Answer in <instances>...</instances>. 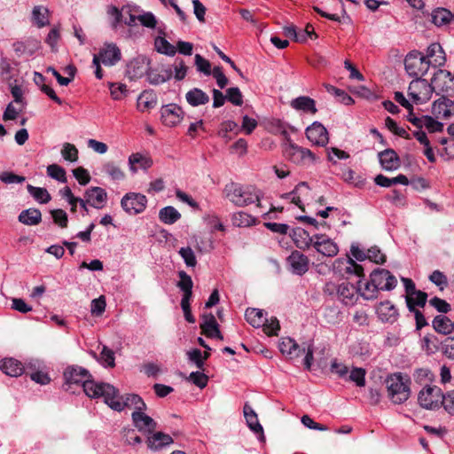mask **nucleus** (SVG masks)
<instances>
[{"label":"nucleus","instance_id":"e433bc0d","mask_svg":"<svg viewBox=\"0 0 454 454\" xmlns=\"http://www.w3.org/2000/svg\"><path fill=\"white\" fill-rule=\"evenodd\" d=\"M432 22L437 26L449 24L454 18L450 11L445 8H437L432 12Z\"/></svg>","mask_w":454,"mask_h":454},{"label":"nucleus","instance_id":"680f3d73","mask_svg":"<svg viewBox=\"0 0 454 454\" xmlns=\"http://www.w3.org/2000/svg\"><path fill=\"white\" fill-rule=\"evenodd\" d=\"M263 326V332L268 336H277L278 334V331L280 330L279 321L277 317H271L270 322L266 320V322L262 325Z\"/></svg>","mask_w":454,"mask_h":454},{"label":"nucleus","instance_id":"0e129e2a","mask_svg":"<svg viewBox=\"0 0 454 454\" xmlns=\"http://www.w3.org/2000/svg\"><path fill=\"white\" fill-rule=\"evenodd\" d=\"M441 351L446 357L454 360V337H447L441 342Z\"/></svg>","mask_w":454,"mask_h":454},{"label":"nucleus","instance_id":"4d7b16f0","mask_svg":"<svg viewBox=\"0 0 454 454\" xmlns=\"http://www.w3.org/2000/svg\"><path fill=\"white\" fill-rule=\"evenodd\" d=\"M178 277L180 280L176 284L177 287H179L183 292L192 291L193 282L191 276H189L185 271L180 270L178 272Z\"/></svg>","mask_w":454,"mask_h":454},{"label":"nucleus","instance_id":"b1692460","mask_svg":"<svg viewBox=\"0 0 454 454\" xmlns=\"http://www.w3.org/2000/svg\"><path fill=\"white\" fill-rule=\"evenodd\" d=\"M279 350L283 355L287 356L290 359L298 357L301 354L305 353V348H301L299 344L291 338H283L279 343Z\"/></svg>","mask_w":454,"mask_h":454},{"label":"nucleus","instance_id":"e2e57ef3","mask_svg":"<svg viewBox=\"0 0 454 454\" xmlns=\"http://www.w3.org/2000/svg\"><path fill=\"white\" fill-rule=\"evenodd\" d=\"M187 380L201 389L204 388L208 382V377L201 372H191Z\"/></svg>","mask_w":454,"mask_h":454},{"label":"nucleus","instance_id":"a19ab883","mask_svg":"<svg viewBox=\"0 0 454 454\" xmlns=\"http://www.w3.org/2000/svg\"><path fill=\"white\" fill-rule=\"evenodd\" d=\"M365 300H375L378 298L379 291L375 286H372V281L370 278L369 281L361 286V280L357 282V293Z\"/></svg>","mask_w":454,"mask_h":454},{"label":"nucleus","instance_id":"7ed1b4c3","mask_svg":"<svg viewBox=\"0 0 454 454\" xmlns=\"http://www.w3.org/2000/svg\"><path fill=\"white\" fill-rule=\"evenodd\" d=\"M223 192L226 198L237 207H246L255 201L258 202L257 207L261 206L259 196L239 184L231 182L225 185Z\"/></svg>","mask_w":454,"mask_h":454},{"label":"nucleus","instance_id":"37998d69","mask_svg":"<svg viewBox=\"0 0 454 454\" xmlns=\"http://www.w3.org/2000/svg\"><path fill=\"white\" fill-rule=\"evenodd\" d=\"M245 317L247 321L254 327H260L264 321L263 310L254 308H248L246 310Z\"/></svg>","mask_w":454,"mask_h":454},{"label":"nucleus","instance_id":"338daca9","mask_svg":"<svg viewBox=\"0 0 454 454\" xmlns=\"http://www.w3.org/2000/svg\"><path fill=\"white\" fill-rule=\"evenodd\" d=\"M438 108L439 113H442L444 117H449L451 115L452 111H454V101L442 97V98L438 100Z\"/></svg>","mask_w":454,"mask_h":454},{"label":"nucleus","instance_id":"c756f323","mask_svg":"<svg viewBox=\"0 0 454 454\" xmlns=\"http://www.w3.org/2000/svg\"><path fill=\"white\" fill-rule=\"evenodd\" d=\"M185 99L192 106H199L209 102L208 95L199 88L190 90L185 94Z\"/></svg>","mask_w":454,"mask_h":454},{"label":"nucleus","instance_id":"bf43d9fd","mask_svg":"<svg viewBox=\"0 0 454 454\" xmlns=\"http://www.w3.org/2000/svg\"><path fill=\"white\" fill-rule=\"evenodd\" d=\"M366 372L363 368H353L348 376V380L356 383L357 387H364L365 385Z\"/></svg>","mask_w":454,"mask_h":454},{"label":"nucleus","instance_id":"bb28decb","mask_svg":"<svg viewBox=\"0 0 454 454\" xmlns=\"http://www.w3.org/2000/svg\"><path fill=\"white\" fill-rule=\"evenodd\" d=\"M173 442V439L169 434L162 432L153 433V435L148 436L146 443L149 449L158 450L164 446L169 445Z\"/></svg>","mask_w":454,"mask_h":454},{"label":"nucleus","instance_id":"473e14b6","mask_svg":"<svg viewBox=\"0 0 454 454\" xmlns=\"http://www.w3.org/2000/svg\"><path fill=\"white\" fill-rule=\"evenodd\" d=\"M291 106L296 110L309 112L313 114L317 111L315 100L305 96H301L292 100Z\"/></svg>","mask_w":454,"mask_h":454},{"label":"nucleus","instance_id":"13d9d810","mask_svg":"<svg viewBox=\"0 0 454 454\" xmlns=\"http://www.w3.org/2000/svg\"><path fill=\"white\" fill-rule=\"evenodd\" d=\"M368 260L377 264H383L386 262L387 256L381 253L380 249L374 246L367 250Z\"/></svg>","mask_w":454,"mask_h":454},{"label":"nucleus","instance_id":"2eb2a0df","mask_svg":"<svg viewBox=\"0 0 454 454\" xmlns=\"http://www.w3.org/2000/svg\"><path fill=\"white\" fill-rule=\"evenodd\" d=\"M162 123L168 127L178 124L183 119V110L176 104L163 106L160 110Z\"/></svg>","mask_w":454,"mask_h":454},{"label":"nucleus","instance_id":"6ab92c4d","mask_svg":"<svg viewBox=\"0 0 454 454\" xmlns=\"http://www.w3.org/2000/svg\"><path fill=\"white\" fill-rule=\"evenodd\" d=\"M149 59L145 56H138L128 65V73L131 79L141 78L149 73Z\"/></svg>","mask_w":454,"mask_h":454},{"label":"nucleus","instance_id":"1a4fd4ad","mask_svg":"<svg viewBox=\"0 0 454 454\" xmlns=\"http://www.w3.org/2000/svg\"><path fill=\"white\" fill-rule=\"evenodd\" d=\"M408 93L416 104H424L431 98L433 92L430 83L426 79L418 78L411 82Z\"/></svg>","mask_w":454,"mask_h":454},{"label":"nucleus","instance_id":"412c9836","mask_svg":"<svg viewBox=\"0 0 454 454\" xmlns=\"http://www.w3.org/2000/svg\"><path fill=\"white\" fill-rule=\"evenodd\" d=\"M244 416L248 427L257 434H260V440L264 441L263 428L258 420V417L254 410L247 403L243 407Z\"/></svg>","mask_w":454,"mask_h":454},{"label":"nucleus","instance_id":"393cba45","mask_svg":"<svg viewBox=\"0 0 454 454\" xmlns=\"http://www.w3.org/2000/svg\"><path fill=\"white\" fill-rule=\"evenodd\" d=\"M0 370L8 376L18 377L25 372L26 368L14 358H4L0 361Z\"/></svg>","mask_w":454,"mask_h":454},{"label":"nucleus","instance_id":"a211bd4d","mask_svg":"<svg viewBox=\"0 0 454 454\" xmlns=\"http://www.w3.org/2000/svg\"><path fill=\"white\" fill-rule=\"evenodd\" d=\"M131 417L134 426L138 431L153 434L156 429L157 423L150 416L144 413V411H133Z\"/></svg>","mask_w":454,"mask_h":454},{"label":"nucleus","instance_id":"864d4df0","mask_svg":"<svg viewBox=\"0 0 454 454\" xmlns=\"http://www.w3.org/2000/svg\"><path fill=\"white\" fill-rule=\"evenodd\" d=\"M226 98L234 106H240L243 105V95L238 87H231L226 90Z\"/></svg>","mask_w":454,"mask_h":454},{"label":"nucleus","instance_id":"72a5a7b5","mask_svg":"<svg viewBox=\"0 0 454 454\" xmlns=\"http://www.w3.org/2000/svg\"><path fill=\"white\" fill-rule=\"evenodd\" d=\"M157 105L156 95L153 91H144L137 98V108L141 112L155 107Z\"/></svg>","mask_w":454,"mask_h":454},{"label":"nucleus","instance_id":"5fc2aeb1","mask_svg":"<svg viewBox=\"0 0 454 454\" xmlns=\"http://www.w3.org/2000/svg\"><path fill=\"white\" fill-rule=\"evenodd\" d=\"M61 155L66 160L74 162L78 160V150L74 145L65 143L61 150Z\"/></svg>","mask_w":454,"mask_h":454},{"label":"nucleus","instance_id":"f257e3e1","mask_svg":"<svg viewBox=\"0 0 454 454\" xmlns=\"http://www.w3.org/2000/svg\"><path fill=\"white\" fill-rule=\"evenodd\" d=\"M87 390L91 391V395H101L105 403L114 411H121L124 408L134 407L135 411H145L146 404L144 400L136 394L119 395V390L113 385L96 386L93 383L87 384Z\"/></svg>","mask_w":454,"mask_h":454},{"label":"nucleus","instance_id":"a18cd8bd","mask_svg":"<svg viewBox=\"0 0 454 454\" xmlns=\"http://www.w3.org/2000/svg\"><path fill=\"white\" fill-rule=\"evenodd\" d=\"M304 188L306 190H309V185L306 182H301L299 183L295 187L294 189L290 192H287V193H285L284 195H282L283 198H286V199H288L290 198L292 195H294V197L292 198V203L295 204L296 206H298V207L300 209H301L302 211H305V207H304V205L301 203V197L300 195H297L298 193H300L301 190Z\"/></svg>","mask_w":454,"mask_h":454},{"label":"nucleus","instance_id":"0eeeda50","mask_svg":"<svg viewBox=\"0 0 454 454\" xmlns=\"http://www.w3.org/2000/svg\"><path fill=\"white\" fill-rule=\"evenodd\" d=\"M430 85L432 92L451 96L454 94V75L448 70L438 69L434 74Z\"/></svg>","mask_w":454,"mask_h":454},{"label":"nucleus","instance_id":"603ef678","mask_svg":"<svg viewBox=\"0 0 454 454\" xmlns=\"http://www.w3.org/2000/svg\"><path fill=\"white\" fill-rule=\"evenodd\" d=\"M47 174L60 183H67V175L64 168L58 164H51L47 167Z\"/></svg>","mask_w":454,"mask_h":454},{"label":"nucleus","instance_id":"4c0bfd02","mask_svg":"<svg viewBox=\"0 0 454 454\" xmlns=\"http://www.w3.org/2000/svg\"><path fill=\"white\" fill-rule=\"evenodd\" d=\"M186 355L188 359L194 363L198 369L204 371L205 361L210 357L211 354L208 351H204L202 354L200 349L193 348L189 350Z\"/></svg>","mask_w":454,"mask_h":454},{"label":"nucleus","instance_id":"3c124183","mask_svg":"<svg viewBox=\"0 0 454 454\" xmlns=\"http://www.w3.org/2000/svg\"><path fill=\"white\" fill-rule=\"evenodd\" d=\"M324 86L327 92L334 94L335 97H337L340 102H341L342 104L349 106L354 103L353 98L344 90L338 89L331 84H325Z\"/></svg>","mask_w":454,"mask_h":454},{"label":"nucleus","instance_id":"79ce46f5","mask_svg":"<svg viewBox=\"0 0 454 454\" xmlns=\"http://www.w3.org/2000/svg\"><path fill=\"white\" fill-rule=\"evenodd\" d=\"M27 190L29 194L39 203L46 204L51 200V194L45 188L35 187L32 184H27Z\"/></svg>","mask_w":454,"mask_h":454},{"label":"nucleus","instance_id":"09e8293b","mask_svg":"<svg viewBox=\"0 0 454 454\" xmlns=\"http://www.w3.org/2000/svg\"><path fill=\"white\" fill-rule=\"evenodd\" d=\"M103 170L106 174L110 176L113 180H123L125 178V174L121 169V167L113 161L106 163L103 167Z\"/></svg>","mask_w":454,"mask_h":454},{"label":"nucleus","instance_id":"2f4dec72","mask_svg":"<svg viewBox=\"0 0 454 454\" xmlns=\"http://www.w3.org/2000/svg\"><path fill=\"white\" fill-rule=\"evenodd\" d=\"M18 219L26 225H37L42 221V213L37 208H28L21 211Z\"/></svg>","mask_w":454,"mask_h":454},{"label":"nucleus","instance_id":"8fccbe9b","mask_svg":"<svg viewBox=\"0 0 454 454\" xmlns=\"http://www.w3.org/2000/svg\"><path fill=\"white\" fill-rule=\"evenodd\" d=\"M232 223L238 227H247L255 223V219L247 213L238 212L232 216Z\"/></svg>","mask_w":454,"mask_h":454},{"label":"nucleus","instance_id":"ea45409f","mask_svg":"<svg viewBox=\"0 0 454 454\" xmlns=\"http://www.w3.org/2000/svg\"><path fill=\"white\" fill-rule=\"evenodd\" d=\"M201 333L207 337H211L212 333L219 329V325L213 314L209 313L203 316V322L200 324Z\"/></svg>","mask_w":454,"mask_h":454},{"label":"nucleus","instance_id":"f8f14e48","mask_svg":"<svg viewBox=\"0 0 454 454\" xmlns=\"http://www.w3.org/2000/svg\"><path fill=\"white\" fill-rule=\"evenodd\" d=\"M286 263L293 274L302 276L309 267V260L307 255L298 250H294L286 258Z\"/></svg>","mask_w":454,"mask_h":454},{"label":"nucleus","instance_id":"f3484780","mask_svg":"<svg viewBox=\"0 0 454 454\" xmlns=\"http://www.w3.org/2000/svg\"><path fill=\"white\" fill-rule=\"evenodd\" d=\"M84 198L89 206L100 209L104 207L106 202L107 193L103 188L95 186L85 191Z\"/></svg>","mask_w":454,"mask_h":454},{"label":"nucleus","instance_id":"c03bdc74","mask_svg":"<svg viewBox=\"0 0 454 454\" xmlns=\"http://www.w3.org/2000/svg\"><path fill=\"white\" fill-rule=\"evenodd\" d=\"M172 75L173 74L171 69H166L161 74L156 73L154 71H149L147 74V79L151 84L159 85L170 80Z\"/></svg>","mask_w":454,"mask_h":454},{"label":"nucleus","instance_id":"49530a36","mask_svg":"<svg viewBox=\"0 0 454 454\" xmlns=\"http://www.w3.org/2000/svg\"><path fill=\"white\" fill-rule=\"evenodd\" d=\"M155 46L161 54L173 57L176 53V48L164 37H158L155 40Z\"/></svg>","mask_w":454,"mask_h":454},{"label":"nucleus","instance_id":"7c9ffc66","mask_svg":"<svg viewBox=\"0 0 454 454\" xmlns=\"http://www.w3.org/2000/svg\"><path fill=\"white\" fill-rule=\"evenodd\" d=\"M427 294L424 291H418L411 296H405V302L409 311L419 310V308H425L427 301Z\"/></svg>","mask_w":454,"mask_h":454},{"label":"nucleus","instance_id":"f704fd0d","mask_svg":"<svg viewBox=\"0 0 454 454\" xmlns=\"http://www.w3.org/2000/svg\"><path fill=\"white\" fill-rule=\"evenodd\" d=\"M137 164L139 165L140 168L147 169L152 167L153 160L152 159L145 157L139 153H132L129 157V169L133 173H136L137 171V168L136 167Z\"/></svg>","mask_w":454,"mask_h":454},{"label":"nucleus","instance_id":"cd10ccee","mask_svg":"<svg viewBox=\"0 0 454 454\" xmlns=\"http://www.w3.org/2000/svg\"><path fill=\"white\" fill-rule=\"evenodd\" d=\"M357 293V286L348 283L343 282L340 284L337 287V296L345 304H353L354 298L356 294Z\"/></svg>","mask_w":454,"mask_h":454},{"label":"nucleus","instance_id":"423d86ee","mask_svg":"<svg viewBox=\"0 0 454 454\" xmlns=\"http://www.w3.org/2000/svg\"><path fill=\"white\" fill-rule=\"evenodd\" d=\"M404 67L410 76L422 78L429 69L430 61L421 52L413 51L406 55Z\"/></svg>","mask_w":454,"mask_h":454},{"label":"nucleus","instance_id":"20e7f679","mask_svg":"<svg viewBox=\"0 0 454 454\" xmlns=\"http://www.w3.org/2000/svg\"><path fill=\"white\" fill-rule=\"evenodd\" d=\"M409 380H404L401 373H395L388 376L386 380L387 396L392 403L399 404L408 400L410 396Z\"/></svg>","mask_w":454,"mask_h":454},{"label":"nucleus","instance_id":"f03ea898","mask_svg":"<svg viewBox=\"0 0 454 454\" xmlns=\"http://www.w3.org/2000/svg\"><path fill=\"white\" fill-rule=\"evenodd\" d=\"M63 376L65 380L63 389L65 391L74 392L72 390V385L80 386L82 387V390L86 395L90 398H99L101 395H91V391L87 390L88 383H93L96 386H104L106 384L103 382H96L87 369L78 365L67 366L64 372Z\"/></svg>","mask_w":454,"mask_h":454},{"label":"nucleus","instance_id":"c9c22d12","mask_svg":"<svg viewBox=\"0 0 454 454\" xmlns=\"http://www.w3.org/2000/svg\"><path fill=\"white\" fill-rule=\"evenodd\" d=\"M180 218L181 214L172 206H167L159 211V219L165 224H173Z\"/></svg>","mask_w":454,"mask_h":454},{"label":"nucleus","instance_id":"4468645a","mask_svg":"<svg viewBox=\"0 0 454 454\" xmlns=\"http://www.w3.org/2000/svg\"><path fill=\"white\" fill-rule=\"evenodd\" d=\"M307 138L314 145L325 146L328 143V132L318 121L313 122L305 131Z\"/></svg>","mask_w":454,"mask_h":454},{"label":"nucleus","instance_id":"6e6552de","mask_svg":"<svg viewBox=\"0 0 454 454\" xmlns=\"http://www.w3.org/2000/svg\"><path fill=\"white\" fill-rule=\"evenodd\" d=\"M146 205V196L138 192H128L121 200L122 209L129 215H133L144 212Z\"/></svg>","mask_w":454,"mask_h":454},{"label":"nucleus","instance_id":"5701e85b","mask_svg":"<svg viewBox=\"0 0 454 454\" xmlns=\"http://www.w3.org/2000/svg\"><path fill=\"white\" fill-rule=\"evenodd\" d=\"M425 57L430 61V65H433L434 67H442L446 62L445 52L438 43H431L428 46L427 55Z\"/></svg>","mask_w":454,"mask_h":454},{"label":"nucleus","instance_id":"de8ad7c7","mask_svg":"<svg viewBox=\"0 0 454 454\" xmlns=\"http://www.w3.org/2000/svg\"><path fill=\"white\" fill-rule=\"evenodd\" d=\"M422 342V348L428 355L434 354L441 349V342H439L435 336L426 335L424 336Z\"/></svg>","mask_w":454,"mask_h":454},{"label":"nucleus","instance_id":"aec40b11","mask_svg":"<svg viewBox=\"0 0 454 454\" xmlns=\"http://www.w3.org/2000/svg\"><path fill=\"white\" fill-rule=\"evenodd\" d=\"M381 167L387 171L397 169L401 165V160L394 149H385L378 153Z\"/></svg>","mask_w":454,"mask_h":454},{"label":"nucleus","instance_id":"ddd939ff","mask_svg":"<svg viewBox=\"0 0 454 454\" xmlns=\"http://www.w3.org/2000/svg\"><path fill=\"white\" fill-rule=\"evenodd\" d=\"M312 246L318 253L325 256L333 257L339 253L337 244L324 234H316Z\"/></svg>","mask_w":454,"mask_h":454},{"label":"nucleus","instance_id":"69168bd1","mask_svg":"<svg viewBox=\"0 0 454 454\" xmlns=\"http://www.w3.org/2000/svg\"><path fill=\"white\" fill-rule=\"evenodd\" d=\"M429 280L437 286L440 290H443L448 286L447 277L438 270H435L431 273Z\"/></svg>","mask_w":454,"mask_h":454},{"label":"nucleus","instance_id":"9d476101","mask_svg":"<svg viewBox=\"0 0 454 454\" xmlns=\"http://www.w3.org/2000/svg\"><path fill=\"white\" fill-rule=\"evenodd\" d=\"M370 278L372 281V286H375L379 292L391 291L397 285L396 278L386 269H375L370 274Z\"/></svg>","mask_w":454,"mask_h":454},{"label":"nucleus","instance_id":"4be33fe9","mask_svg":"<svg viewBox=\"0 0 454 454\" xmlns=\"http://www.w3.org/2000/svg\"><path fill=\"white\" fill-rule=\"evenodd\" d=\"M290 236L295 246L301 250L309 249L315 240V235L310 237L309 233L301 227L293 229Z\"/></svg>","mask_w":454,"mask_h":454},{"label":"nucleus","instance_id":"6e6d98bb","mask_svg":"<svg viewBox=\"0 0 454 454\" xmlns=\"http://www.w3.org/2000/svg\"><path fill=\"white\" fill-rule=\"evenodd\" d=\"M194 64L199 72L204 74L205 75H210L213 69H211V63L203 58L200 54H196L194 57Z\"/></svg>","mask_w":454,"mask_h":454},{"label":"nucleus","instance_id":"774afa93","mask_svg":"<svg viewBox=\"0 0 454 454\" xmlns=\"http://www.w3.org/2000/svg\"><path fill=\"white\" fill-rule=\"evenodd\" d=\"M442 405L450 415H454V390L448 391L442 395Z\"/></svg>","mask_w":454,"mask_h":454},{"label":"nucleus","instance_id":"9b49d317","mask_svg":"<svg viewBox=\"0 0 454 454\" xmlns=\"http://www.w3.org/2000/svg\"><path fill=\"white\" fill-rule=\"evenodd\" d=\"M442 394L440 387L436 386H427L420 390L418 395V401L421 407L433 410L442 404Z\"/></svg>","mask_w":454,"mask_h":454},{"label":"nucleus","instance_id":"052dcab7","mask_svg":"<svg viewBox=\"0 0 454 454\" xmlns=\"http://www.w3.org/2000/svg\"><path fill=\"white\" fill-rule=\"evenodd\" d=\"M54 223L59 225L60 228H67L68 223L67 214L63 209H52L51 210Z\"/></svg>","mask_w":454,"mask_h":454},{"label":"nucleus","instance_id":"c85d7f7f","mask_svg":"<svg viewBox=\"0 0 454 454\" xmlns=\"http://www.w3.org/2000/svg\"><path fill=\"white\" fill-rule=\"evenodd\" d=\"M432 325L435 332L443 335H448L454 331V322L444 315L434 317Z\"/></svg>","mask_w":454,"mask_h":454},{"label":"nucleus","instance_id":"58836bf2","mask_svg":"<svg viewBox=\"0 0 454 454\" xmlns=\"http://www.w3.org/2000/svg\"><path fill=\"white\" fill-rule=\"evenodd\" d=\"M49 11L43 6H35L32 11V19L38 27H43L49 24Z\"/></svg>","mask_w":454,"mask_h":454},{"label":"nucleus","instance_id":"39448f33","mask_svg":"<svg viewBox=\"0 0 454 454\" xmlns=\"http://www.w3.org/2000/svg\"><path fill=\"white\" fill-rule=\"evenodd\" d=\"M284 157L299 166H310L317 160L316 155L307 148L300 146L294 142L283 144Z\"/></svg>","mask_w":454,"mask_h":454},{"label":"nucleus","instance_id":"a878e982","mask_svg":"<svg viewBox=\"0 0 454 454\" xmlns=\"http://www.w3.org/2000/svg\"><path fill=\"white\" fill-rule=\"evenodd\" d=\"M377 312L383 322L394 323L397 320V309L389 301L380 302L377 308Z\"/></svg>","mask_w":454,"mask_h":454},{"label":"nucleus","instance_id":"dca6fc26","mask_svg":"<svg viewBox=\"0 0 454 454\" xmlns=\"http://www.w3.org/2000/svg\"><path fill=\"white\" fill-rule=\"evenodd\" d=\"M94 57H99V62L105 66H114L121 58L120 49L114 43H106L103 48L99 50L98 54Z\"/></svg>","mask_w":454,"mask_h":454}]
</instances>
